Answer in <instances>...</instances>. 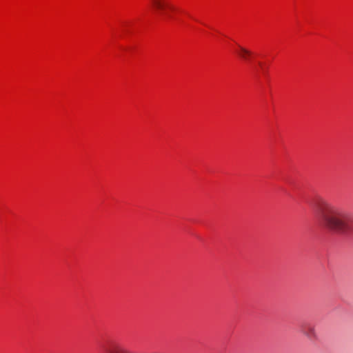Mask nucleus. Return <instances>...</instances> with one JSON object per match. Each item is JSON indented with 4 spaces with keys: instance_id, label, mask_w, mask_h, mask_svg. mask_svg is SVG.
Returning <instances> with one entry per match:
<instances>
[{
    "instance_id": "3",
    "label": "nucleus",
    "mask_w": 353,
    "mask_h": 353,
    "mask_svg": "<svg viewBox=\"0 0 353 353\" xmlns=\"http://www.w3.org/2000/svg\"><path fill=\"white\" fill-rule=\"evenodd\" d=\"M301 332L310 340H313L316 338L314 326L310 323H304L301 325Z\"/></svg>"
},
{
    "instance_id": "5",
    "label": "nucleus",
    "mask_w": 353,
    "mask_h": 353,
    "mask_svg": "<svg viewBox=\"0 0 353 353\" xmlns=\"http://www.w3.org/2000/svg\"><path fill=\"white\" fill-rule=\"evenodd\" d=\"M108 353H121L119 348L117 346L112 347V349L107 350Z\"/></svg>"
},
{
    "instance_id": "1",
    "label": "nucleus",
    "mask_w": 353,
    "mask_h": 353,
    "mask_svg": "<svg viewBox=\"0 0 353 353\" xmlns=\"http://www.w3.org/2000/svg\"><path fill=\"white\" fill-rule=\"evenodd\" d=\"M319 219L321 226L329 231L346 234L350 226L345 212L339 206L326 201L318 203Z\"/></svg>"
},
{
    "instance_id": "4",
    "label": "nucleus",
    "mask_w": 353,
    "mask_h": 353,
    "mask_svg": "<svg viewBox=\"0 0 353 353\" xmlns=\"http://www.w3.org/2000/svg\"><path fill=\"white\" fill-rule=\"evenodd\" d=\"M238 54L241 59L244 60H248L251 57L252 52L248 49L241 46H239Z\"/></svg>"
},
{
    "instance_id": "2",
    "label": "nucleus",
    "mask_w": 353,
    "mask_h": 353,
    "mask_svg": "<svg viewBox=\"0 0 353 353\" xmlns=\"http://www.w3.org/2000/svg\"><path fill=\"white\" fill-rule=\"evenodd\" d=\"M150 3L154 10L161 15H165V11L167 9L174 10V7L167 0H150Z\"/></svg>"
}]
</instances>
